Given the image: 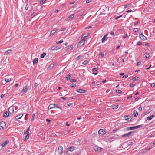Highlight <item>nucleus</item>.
<instances>
[{
    "instance_id": "f257e3e1",
    "label": "nucleus",
    "mask_w": 155,
    "mask_h": 155,
    "mask_svg": "<svg viewBox=\"0 0 155 155\" xmlns=\"http://www.w3.org/2000/svg\"><path fill=\"white\" fill-rule=\"evenodd\" d=\"M133 131H131L125 134L121 135V137L123 138H125L130 137L132 134Z\"/></svg>"
},
{
    "instance_id": "f03ea898",
    "label": "nucleus",
    "mask_w": 155,
    "mask_h": 155,
    "mask_svg": "<svg viewBox=\"0 0 155 155\" xmlns=\"http://www.w3.org/2000/svg\"><path fill=\"white\" fill-rule=\"evenodd\" d=\"M29 127L28 128L26 132H24V134L25 135H26L25 137V141L26 140L28 139L29 136Z\"/></svg>"
},
{
    "instance_id": "7ed1b4c3",
    "label": "nucleus",
    "mask_w": 155,
    "mask_h": 155,
    "mask_svg": "<svg viewBox=\"0 0 155 155\" xmlns=\"http://www.w3.org/2000/svg\"><path fill=\"white\" fill-rule=\"evenodd\" d=\"M6 125L4 121H2L0 123V130H2Z\"/></svg>"
},
{
    "instance_id": "20e7f679",
    "label": "nucleus",
    "mask_w": 155,
    "mask_h": 155,
    "mask_svg": "<svg viewBox=\"0 0 155 155\" xmlns=\"http://www.w3.org/2000/svg\"><path fill=\"white\" fill-rule=\"evenodd\" d=\"M63 150V147L62 146H59L58 147L57 152L58 154L61 155Z\"/></svg>"
},
{
    "instance_id": "39448f33",
    "label": "nucleus",
    "mask_w": 155,
    "mask_h": 155,
    "mask_svg": "<svg viewBox=\"0 0 155 155\" xmlns=\"http://www.w3.org/2000/svg\"><path fill=\"white\" fill-rule=\"evenodd\" d=\"M98 133L99 135L102 136L105 134L106 132L104 130L100 129L99 130Z\"/></svg>"
},
{
    "instance_id": "423d86ee",
    "label": "nucleus",
    "mask_w": 155,
    "mask_h": 155,
    "mask_svg": "<svg viewBox=\"0 0 155 155\" xmlns=\"http://www.w3.org/2000/svg\"><path fill=\"white\" fill-rule=\"evenodd\" d=\"M139 37L140 39L143 41L147 39V38L143 35L142 33L140 34Z\"/></svg>"
},
{
    "instance_id": "0eeeda50",
    "label": "nucleus",
    "mask_w": 155,
    "mask_h": 155,
    "mask_svg": "<svg viewBox=\"0 0 155 155\" xmlns=\"http://www.w3.org/2000/svg\"><path fill=\"white\" fill-rule=\"evenodd\" d=\"M28 88L29 87L28 86L26 85L25 86L23 87V89L21 91V92L23 94L26 92Z\"/></svg>"
},
{
    "instance_id": "6e6552de",
    "label": "nucleus",
    "mask_w": 155,
    "mask_h": 155,
    "mask_svg": "<svg viewBox=\"0 0 155 155\" xmlns=\"http://www.w3.org/2000/svg\"><path fill=\"white\" fill-rule=\"evenodd\" d=\"M108 35L107 33L106 34V35H104L103 38H102L101 39V41L102 43L104 42L107 39V37Z\"/></svg>"
},
{
    "instance_id": "1a4fd4ad",
    "label": "nucleus",
    "mask_w": 155,
    "mask_h": 155,
    "mask_svg": "<svg viewBox=\"0 0 155 155\" xmlns=\"http://www.w3.org/2000/svg\"><path fill=\"white\" fill-rule=\"evenodd\" d=\"M14 107L13 106H11L8 109V112L9 114H12L14 112L13 110Z\"/></svg>"
},
{
    "instance_id": "9d476101",
    "label": "nucleus",
    "mask_w": 155,
    "mask_h": 155,
    "mask_svg": "<svg viewBox=\"0 0 155 155\" xmlns=\"http://www.w3.org/2000/svg\"><path fill=\"white\" fill-rule=\"evenodd\" d=\"M61 48L59 47H58L56 45H54L52 46L51 48V49L52 50H58L59 49Z\"/></svg>"
},
{
    "instance_id": "9b49d317",
    "label": "nucleus",
    "mask_w": 155,
    "mask_h": 155,
    "mask_svg": "<svg viewBox=\"0 0 155 155\" xmlns=\"http://www.w3.org/2000/svg\"><path fill=\"white\" fill-rule=\"evenodd\" d=\"M94 148L95 151L98 152H100L101 151V148L97 146L94 147Z\"/></svg>"
},
{
    "instance_id": "f8f14e48",
    "label": "nucleus",
    "mask_w": 155,
    "mask_h": 155,
    "mask_svg": "<svg viewBox=\"0 0 155 155\" xmlns=\"http://www.w3.org/2000/svg\"><path fill=\"white\" fill-rule=\"evenodd\" d=\"M9 143V141L7 140L6 142L3 143H2L1 144H0V146H2V147H4L7 144H8Z\"/></svg>"
},
{
    "instance_id": "ddd939ff",
    "label": "nucleus",
    "mask_w": 155,
    "mask_h": 155,
    "mask_svg": "<svg viewBox=\"0 0 155 155\" xmlns=\"http://www.w3.org/2000/svg\"><path fill=\"white\" fill-rule=\"evenodd\" d=\"M74 14L71 15H70L67 18V20H69L72 19L74 17Z\"/></svg>"
},
{
    "instance_id": "4468645a",
    "label": "nucleus",
    "mask_w": 155,
    "mask_h": 155,
    "mask_svg": "<svg viewBox=\"0 0 155 155\" xmlns=\"http://www.w3.org/2000/svg\"><path fill=\"white\" fill-rule=\"evenodd\" d=\"M73 46L72 45H71L70 46L68 47L66 49V51H71L73 49Z\"/></svg>"
},
{
    "instance_id": "2eb2a0df",
    "label": "nucleus",
    "mask_w": 155,
    "mask_h": 155,
    "mask_svg": "<svg viewBox=\"0 0 155 155\" xmlns=\"http://www.w3.org/2000/svg\"><path fill=\"white\" fill-rule=\"evenodd\" d=\"M125 129L126 131H129L135 129V128L134 126L132 127H127L125 128Z\"/></svg>"
},
{
    "instance_id": "dca6fc26",
    "label": "nucleus",
    "mask_w": 155,
    "mask_h": 155,
    "mask_svg": "<svg viewBox=\"0 0 155 155\" xmlns=\"http://www.w3.org/2000/svg\"><path fill=\"white\" fill-rule=\"evenodd\" d=\"M9 114L7 111H6L4 112L3 114V117H8L9 116Z\"/></svg>"
},
{
    "instance_id": "f3484780",
    "label": "nucleus",
    "mask_w": 155,
    "mask_h": 155,
    "mask_svg": "<svg viewBox=\"0 0 155 155\" xmlns=\"http://www.w3.org/2000/svg\"><path fill=\"white\" fill-rule=\"evenodd\" d=\"M56 31L57 30L55 29H54L52 30L51 31L49 36H51V35H53L56 32Z\"/></svg>"
},
{
    "instance_id": "a211bd4d",
    "label": "nucleus",
    "mask_w": 155,
    "mask_h": 155,
    "mask_svg": "<svg viewBox=\"0 0 155 155\" xmlns=\"http://www.w3.org/2000/svg\"><path fill=\"white\" fill-rule=\"evenodd\" d=\"M23 114H20L17 115L15 117V119H21L22 117L23 116Z\"/></svg>"
},
{
    "instance_id": "6ab92c4d",
    "label": "nucleus",
    "mask_w": 155,
    "mask_h": 155,
    "mask_svg": "<svg viewBox=\"0 0 155 155\" xmlns=\"http://www.w3.org/2000/svg\"><path fill=\"white\" fill-rule=\"evenodd\" d=\"M74 149L75 148L74 147L71 146L69 147L68 149V151L71 152L73 151L74 150Z\"/></svg>"
},
{
    "instance_id": "aec40b11",
    "label": "nucleus",
    "mask_w": 155,
    "mask_h": 155,
    "mask_svg": "<svg viewBox=\"0 0 155 155\" xmlns=\"http://www.w3.org/2000/svg\"><path fill=\"white\" fill-rule=\"evenodd\" d=\"M55 105L56 104H50L48 107V109H51L55 107Z\"/></svg>"
},
{
    "instance_id": "412c9836",
    "label": "nucleus",
    "mask_w": 155,
    "mask_h": 155,
    "mask_svg": "<svg viewBox=\"0 0 155 155\" xmlns=\"http://www.w3.org/2000/svg\"><path fill=\"white\" fill-rule=\"evenodd\" d=\"M76 91L79 93H84L85 92V90H84L81 89H78Z\"/></svg>"
},
{
    "instance_id": "4be33fe9",
    "label": "nucleus",
    "mask_w": 155,
    "mask_h": 155,
    "mask_svg": "<svg viewBox=\"0 0 155 155\" xmlns=\"http://www.w3.org/2000/svg\"><path fill=\"white\" fill-rule=\"evenodd\" d=\"M38 61V58H35L33 61V62L34 64H36Z\"/></svg>"
},
{
    "instance_id": "5701e85b",
    "label": "nucleus",
    "mask_w": 155,
    "mask_h": 155,
    "mask_svg": "<svg viewBox=\"0 0 155 155\" xmlns=\"http://www.w3.org/2000/svg\"><path fill=\"white\" fill-rule=\"evenodd\" d=\"M12 51V50L11 49H9L5 51L4 53V54L8 55V54L10 53Z\"/></svg>"
},
{
    "instance_id": "b1692460",
    "label": "nucleus",
    "mask_w": 155,
    "mask_h": 155,
    "mask_svg": "<svg viewBox=\"0 0 155 155\" xmlns=\"http://www.w3.org/2000/svg\"><path fill=\"white\" fill-rule=\"evenodd\" d=\"M115 139V137H111L109 138L108 139V140L109 141H112L114 140Z\"/></svg>"
},
{
    "instance_id": "393cba45",
    "label": "nucleus",
    "mask_w": 155,
    "mask_h": 155,
    "mask_svg": "<svg viewBox=\"0 0 155 155\" xmlns=\"http://www.w3.org/2000/svg\"><path fill=\"white\" fill-rule=\"evenodd\" d=\"M133 115L135 117H137L138 115L137 112L135 110H134V111Z\"/></svg>"
},
{
    "instance_id": "a878e982",
    "label": "nucleus",
    "mask_w": 155,
    "mask_h": 155,
    "mask_svg": "<svg viewBox=\"0 0 155 155\" xmlns=\"http://www.w3.org/2000/svg\"><path fill=\"white\" fill-rule=\"evenodd\" d=\"M119 106L118 105H114L112 107L113 109H117L118 107Z\"/></svg>"
},
{
    "instance_id": "bb28decb",
    "label": "nucleus",
    "mask_w": 155,
    "mask_h": 155,
    "mask_svg": "<svg viewBox=\"0 0 155 155\" xmlns=\"http://www.w3.org/2000/svg\"><path fill=\"white\" fill-rule=\"evenodd\" d=\"M46 55V53H43L42 54L40 58H43Z\"/></svg>"
},
{
    "instance_id": "cd10ccee",
    "label": "nucleus",
    "mask_w": 155,
    "mask_h": 155,
    "mask_svg": "<svg viewBox=\"0 0 155 155\" xmlns=\"http://www.w3.org/2000/svg\"><path fill=\"white\" fill-rule=\"evenodd\" d=\"M55 63H51L50 64V66L49 67V68H52L54 66V65H55Z\"/></svg>"
},
{
    "instance_id": "c85d7f7f",
    "label": "nucleus",
    "mask_w": 155,
    "mask_h": 155,
    "mask_svg": "<svg viewBox=\"0 0 155 155\" xmlns=\"http://www.w3.org/2000/svg\"><path fill=\"white\" fill-rule=\"evenodd\" d=\"M12 80V79L6 78L5 79V81L6 82H10Z\"/></svg>"
},
{
    "instance_id": "c756f323",
    "label": "nucleus",
    "mask_w": 155,
    "mask_h": 155,
    "mask_svg": "<svg viewBox=\"0 0 155 155\" xmlns=\"http://www.w3.org/2000/svg\"><path fill=\"white\" fill-rule=\"evenodd\" d=\"M88 63V61L87 60H84L82 64L84 65H86Z\"/></svg>"
},
{
    "instance_id": "7c9ffc66",
    "label": "nucleus",
    "mask_w": 155,
    "mask_h": 155,
    "mask_svg": "<svg viewBox=\"0 0 155 155\" xmlns=\"http://www.w3.org/2000/svg\"><path fill=\"white\" fill-rule=\"evenodd\" d=\"M131 5H132L131 4H130V3L129 4H128L127 5H124V8H129L130 7Z\"/></svg>"
},
{
    "instance_id": "2f4dec72",
    "label": "nucleus",
    "mask_w": 155,
    "mask_h": 155,
    "mask_svg": "<svg viewBox=\"0 0 155 155\" xmlns=\"http://www.w3.org/2000/svg\"><path fill=\"white\" fill-rule=\"evenodd\" d=\"M64 41L63 39L61 40L56 42V43L58 44H60L62 43H63Z\"/></svg>"
},
{
    "instance_id": "473e14b6",
    "label": "nucleus",
    "mask_w": 155,
    "mask_h": 155,
    "mask_svg": "<svg viewBox=\"0 0 155 155\" xmlns=\"http://www.w3.org/2000/svg\"><path fill=\"white\" fill-rule=\"evenodd\" d=\"M30 4H28V3L27 4L26 7H25V9L26 10H28V9L29 7V6H30Z\"/></svg>"
},
{
    "instance_id": "72a5a7b5",
    "label": "nucleus",
    "mask_w": 155,
    "mask_h": 155,
    "mask_svg": "<svg viewBox=\"0 0 155 155\" xmlns=\"http://www.w3.org/2000/svg\"><path fill=\"white\" fill-rule=\"evenodd\" d=\"M71 77L70 75L68 74L67 75V77H66V79L67 80H70V78Z\"/></svg>"
},
{
    "instance_id": "f704fd0d",
    "label": "nucleus",
    "mask_w": 155,
    "mask_h": 155,
    "mask_svg": "<svg viewBox=\"0 0 155 155\" xmlns=\"http://www.w3.org/2000/svg\"><path fill=\"white\" fill-rule=\"evenodd\" d=\"M38 85V84L36 83L34 85L33 87V88L35 89L36 87H37V86Z\"/></svg>"
},
{
    "instance_id": "c9c22d12",
    "label": "nucleus",
    "mask_w": 155,
    "mask_h": 155,
    "mask_svg": "<svg viewBox=\"0 0 155 155\" xmlns=\"http://www.w3.org/2000/svg\"><path fill=\"white\" fill-rule=\"evenodd\" d=\"M124 118L125 120H129V118L127 116L125 115L124 116Z\"/></svg>"
},
{
    "instance_id": "e433bc0d",
    "label": "nucleus",
    "mask_w": 155,
    "mask_h": 155,
    "mask_svg": "<svg viewBox=\"0 0 155 155\" xmlns=\"http://www.w3.org/2000/svg\"><path fill=\"white\" fill-rule=\"evenodd\" d=\"M138 77H135L133 78H132V80L133 81H137L138 80Z\"/></svg>"
},
{
    "instance_id": "4c0bfd02",
    "label": "nucleus",
    "mask_w": 155,
    "mask_h": 155,
    "mask_svg": "<svg viewBox=\"0 0 155 155\" xmlns=\"http://www.w3.org/2000/svg\"><path fill=\"white\" fill-rule=\"evenodd\" d=\"M142 127V125H138V126H134L135 129L138 128H140V127Z\"/></svg>"
},
{
    "instance_id": "58836bf2",
    "label": "nucleus",
    "mask_w": 155,
    "mask_h": 155,
    "mask_svg": "<svg viewBox=\"0 0 155 155\" xmlns=\"http://www.w3.org/2000/svg\"><path fill=\"white\" fill-rule=\"evenodd\" d=\"M146 57L147 59H149L150 55L146 53Z\"/></svg>"
},
{
    "instance_id": "ea45409f",
    "label": "nucleus",
    "mask_w": 155,
    "mask_h": 155,
    "mask_svg": "<svg viewBox=\"0 0 155 155\" xmlns=\"http://www.w3.org/2000/svg\"><path fill=\"white\" fill-rule=\"evenodd\" d=\"M38 13H36V12H33L32 14V15H33V16H32V15H31V17L33 18L34 16H35L37 15H38Z\"/></svg>"
},
{
    "instance_id": "a19ab883",
    "label": "nucleus",
    "mask_w": 155,
    "mask_h": 155,
    "mask_svg": "<svg viewBox=\"0 0 155 155\" xmlns=\"http://www.w3.org/2000/svg\"><path fill=\"white\" fill-rule=\"evenodd\" d=\"M81 57H82L81 55H79V56H78V57H77L76 59L77 60H78L80 59L81 58Z\"/></svg>"
},
{
    "instance_id": "79ce46f5",
    "label": "nucleus",
    "mask_w": 155,
    "mask_h": 155,
    "mask_svg": "<svg viewBox=\"0 0 155 155\" xmlns=\"http://www.w3.org/2000/svg\"><path fill=\"white\" fill-rule=\"evenodd\" d=\"M87 36H85L83 37V38L82 39V41H85L86 39L87 38Z\"/></svg>"
},
{
    "instance_id": "37998d69",
    "label": "nucleus",
    "mask_w": 155,
    "mask_h": 155,
    "mask_svg": "<svg viewBox=\"0 0 155 155\" xmlns=\"http://www.w3.org/2000/svg\"><path fill=\"white\" fill-rule=\"evenodd\" d=\"M133 31L134 32H137L138 31V29L137 28H134V29Z\"/></svg>"
},
{
    "instance_id": "c03bdc74",
    "label": "nucleus",
    "mask_w": 155,
    "mask_h": 155,
    "mask_svg": "<svg viewBox=\"0 0 155 155\" xmlns=\"http://www.w3.org/2000/svg\"><path fill=\"white\" fill-rule=\"evenodd\" d=\"M71 86L72 87H76V85L75 84L72 83L71 84Z\"/></svg>"
},
{
    "instance_id": "a18cd8bd",
    "label": "nucleus",
    "mask_w": 155,
    "mask_h": 155,
    "mask_svg": "<svg viewBox=\"0 0 155 155\" xmlns=\"http://www.w3.org/2000/svg\"><path fill=\"white\" fill-rule=\"evenodd\" d=\"M116 93H122V91L120 90H117L116 91Z\"/></svg>"
},
{
    "instance_id": "49530a36",
    "label": "nucleus",
    "mask_w": 155,
    "mask_h": 155,
    "mask_svg": "<svg viewBox=\"0 0 155 155\" xmlns=\"http://www.w3.org/2000/svg\"><path fill=\"white\" fill-rule=\"evenodd\" d=\"M46 1H40V3L41 5H42Z\"/></svg>"
},
{
    "instance_id": "de8ad7c7",
    "label": "nucleus",
    "mask_w": 155,
    "mask_h": 155,
    "mask_svg": "<svg viewBox=\"0 0 155 155\" xmlns=\"http://www.w3.org/2000/svg\"><path fill=\"white\" fill-rule=\"evenodd\" d=\"M55 107H56L58 108H59L61 109V107H60V106H59L57 104L55 105Z\"/></svg>"
},
{
    "instance_id": "09e8293b",
    "label": "nucleus",
    "mask_w": 155,
    "mask_h": 155,
    "mask_svg": "<svg viewBox=\"0 0 155 155\" xmlns=\"http://www.w3.org/2000/svg\"><path fill=\"white\" fill-rule=\"evenodd\" d=\"M70 81L71 82H76L77 81V80L74 79H70Z\"/></svg>"
},
{
    "instance_id": "8fccbe9b",
    "label": "nucleus",
    "mask_w": 155,
    "mask_h": 155,
    "mask_svg": "<svg viewBox=\"0 0 155 155\" xmlns=\"http://www.w3.org/2000/svg\"><path fill=\"white\" fill-rule=\"evenodd\" d=\"M97 70V68H93L92 69V71H96Z\"/></svg>"
},
{
    "instance_id": "3c124183",
    "label": "nucleus",
    "mask_w": 155,
    "mask_h": 155,
    "mask_svg": "<svg viewBox=\"0 0 155 155\" xmlns=\"http://www.w3.org/2000/svg\"><path fill=\"white\" fill-rule=\"evenodd\" d=\"M151 119H152V118H151V117H147V120H150Z\"/></svg>"
},
{
    "instance_id": "603ef678",
    "label": "nucleus",
    "mask_w": 155,
    "mask_h": 155,
    "mask_svg": "<svg viewBox=\"0 0 155 155\" xmlns=\"http://www.w3.org/2000/svg\"><path fill=\"white\" fill-rule=\"evenodd\" d=\"M141 44H142V43L141 42H140V41H139L137 43V45H141Z\"/></svg>"
},
{
    "instance_id": "864d4df0",
    "label": "nucleus",
    "mask_w": 155,
    "mask_h": 155,
    "mask_svg": "<svg viewBox=\"0 0 155 155\" xmlns=\"http://www.w3.org/2000/svg\"><path fill=\"white\" fill-rule=\"evenodd\" d=\"M35 116V114H33L32 115V116L31 118V120H34V117Z\"/></svg>"
},
{
    "instance_id": "5fc2aeb1",
    "label": "nucleus",
    "mask_w": 155,
    "mask_h": 155,
    "mask_svg": "<svg viewBox=\"0 0 155 155\" xmlns=\"http://www.w3.org/2000/svg\"><path fill=\"white\" fill-rule=\"evenodd\" d=\"M110 34L112 36H114V33L113 31L111 32Z\"/></svg>"
},
{
    "instance_id": "6e6d98bb",
    "label": "nucleus",
    "mask_w": 155,
    "mask_h": 155,
    "mask_svg": "<svg viewBox=\"0 0 155 155\" xmlns=\"http://www.w3.org/2000/svg\"><path fill=\"white\" fill-rule=\"evenodd\" d=\"M135 86V84L132 83L130 84V87H133Z\"/></svg>"
},
{
    "instance_id": "4d7b16f0",
    "label": "nucleus",
    "mask_w": 155,
    "mask_h": 155,
    "mask_svg": "<svg viewBox=\"0 0 155 155\" xmlns=\"http://www.w3.org/2000/svg\"><path fill=\"white\" fill-rule=\"evenodd\" d=\"M155 86V84L154 83H152L151 85V87H154Z\"/></svg>"
},
{
    "instance_id": "13d9d810",
    "label": "nucleus",
    "mask_w": 155,
    "mask_h": 155,
    "mask_svg": "<svg viewBox=\"0 0 155 155\" xmlns=\"http://www.w3.org/2000/svg\"><path fill=\"white\" fill-rule=\"evenodd\" d=\"M99 56H101L102 57H103V56H104V54H101V53H100L99 54Z\"/></svg>"
},
{
    "instance_id": "bf43d9fd",
    "label": "nucleus",
    "mask_w": 155,
    "mask_h": 155,
    "mask_svg": "<svg viewBox=\"0 0 155 155\" xmlns=\"http://www.w3.org/2000/svg\"><path fill=\"white\" fill-rule=\"evenodd\" d=\"M128 77V75H124V76H123V78H127Z\"/></svg>"
},
{
    "instance_id": "052dcab7",
    "label": "nucleus",
    "mask_w": 155,
    "mask_h": 155,
    "mask_svg": "<svg viewBox=\"0 0 155 155\" xmlns=\"http://www.w3.org/2000/svg\"><path fill=\"white\" fill-rule=\"evenodd\" d=\"M127 37H128V35H127V34H126L125 35H124L123 36V38H125Z\"/></svg>"
},
{
    "instance_id": "680f3d73",
    "label": "nucleus",
    "mask_w": 155,
    "mask_h": 155,
    "mask_svg": "<svg viewBox=\"0 0 155 155\" xmlns=\"http://www.w3.org/2000/svg\"><path fill=\"white\" fill-rule=\"evenodd\" d=\"M140 64H141L140 62V61L138 62H137V65L138 66V65H140Z\"/></svg>"
},
{
    "instance_id": "e2e57ef3",
    "label": "nucleus",
    "mask_w": 155,
    "mask_h": 155,
    "mask_svg": "<svg viewBox=\"0 0 155 155\" xmlns=\"http://www.w3.org/2000/svg\"><path fill=\"white\" fill-rule=\"evenodd\" d=\"M133 12L132 10H127V11L126 12H127V13H129L130 12Z\"/></svg>"
},
{
    "instance_id": "0e129e2a",
    "label": "nucleus",
    "mask_w": 155,
    "mask_h": 155,
    "mask_svg": "<svg viewBox=\"0 0 155 155\" xmlns=\"http://www.w3.org/2000/svg\"><path fill=\"white\" fill-rule=\"evenodd\" d=\"M66 29V28H61V31H63L65 30Z\"/></svg>"
},
{
    "instance_id": "69168bd1",
    "label": "nucleus",
    "mask_w": 155,
    "mask_h": 155,
    "mask_svg": "<svg viewBox=\"0 0 155 155\" xmlns=\"http://www.w3.org/2000/svg\"><path fill=\"white\" fill-rule=\"evenodd\" d=\"M65 125L67 126H69L70 125V124L68 123V122H66V123L65 124Z\"/></svg>"
},
{
    "instance_id": "338daca9",
    "label": "nucleus",
    "mask_w": 155,
    "mask_h": 155,
    "mask_svg": "<svg viewBox=\"0 0 155 155\" xmlns=\"http://www.w3.org/2000/svg\"><path fill=\"white\" fill-rule=\"evenodd\" d=\"M4 95H5V94H2L1 95V98H3L4 97Z\"/></svg>"
},
{
    "instance_id": "774afa93",
    "label": "nucleus",
    "mask_w": 155,
    "mask_h": 155,
    "mask_svg": "<svg viewBox=\"0 0 155 155\" xmlns=\"http://www.w3.org/2000/svg\"><path fill=\"white\" fill-rule=\"evenodd\" d=\"M138 24V22H137L136 23H135L134 24V26H136Z\"/></svg>"
}]
</instances>
